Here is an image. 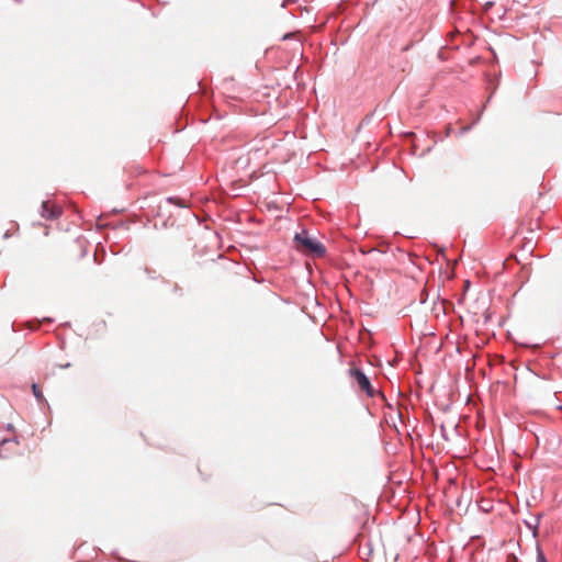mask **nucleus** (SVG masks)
Returning <instances> with one entry per match:
<instances>
[{
    "instance_id": "nucleus-1",
    "label": "nucleus",
    "mask_w": 562,
    "mask_h": 562,
    "mask_svg": "<svg viewBox=\"0 0 562 562\" xmlns=\"http://www.w3.org/2000/svg\"><path fill=\"white\" fill-rule=\"evenodd\" d=\"M296 248L307 255L323 257L325 255V247L315 238L308 236L306 232L299 233L294 236Z\"/></svg>"
},
{
    "instance_id": "nucleus-2",
    "label": "nucleus",
    "mask_w": 562,
    "mask_h": 562,
    "mask_svg": "<svg viewBox=\"0 0 562 562\" xmlns=\"http://www.w3.org/2000/svg\"><path fill=\"white\" fill-rule=\"evenodd\" d=\"M350 376L355 379L358 384V387L366 392V394L370 397H373L375 392L370 383L368 376L358 368H351L349 370Z\"/></svg>"
},
{
    "instance_id": "nucleus-3",
    "label": "nucleus",
    "mask_w": 562,
    "mask_h": 562,
    "mask_svg": "<svg viewBox=\"0 0 562 562\" xmlns=\"http://www.w3.org/2000/svg\"><path fill=\"white\" fill-rule=\"evenodd\" d=\"M61 211L49 201H44L42 203V216L46 220L56 218L60 215Z\"/></svg>"
},
{
    "instance_id": "nucleus-4",
    "label": "nucleus",
    "mask_w": 562,
    "mask_h": 562,
    "mask_svg": "<svg viewBox=\"0 0 562 562\" xmlns=\"http://www.w3.org/2000/svg\"><path fill=\"white\" fill-rule=\"evenodd\" d=\"M32 391H33V394L34 396L36 397V400L38 402H43L44 401V395L42 393V391L40 390L38 385L37 384H33L32 385Z\"/></svg>"
},
{
    "instance_id": "nucleus-5",
    "label": "nucleus",
    "mask_w": 562,
    "mask_h": 562,
    "mask_svg": "<svg viewBox=\"0 0 562 562\" xmlns=\"http://www.w3.org/2000/svg\"><path fill=\"white\" fill-rule=\"evenodd\" d=\"M536 562H547L546 557L543 555V553L540 550H538Z\"/></svg>"
},
{
    "instance_id": "nucleus-6",
    "label": "nucleus",
    "mask_w": 562,
    "mask_h": 562,
    "mask_svg": "<svg viewBox=\"0 0 562 562\" xmlns=\"http://www.w3.org/2000/svg\"><path fill=\"white\" fill-rule=\"evenodd\" d=\"M169 201L172 203H178L180 206H184V204L180 203L176 198H169Z\"/></svg>"
}]
</instances>
